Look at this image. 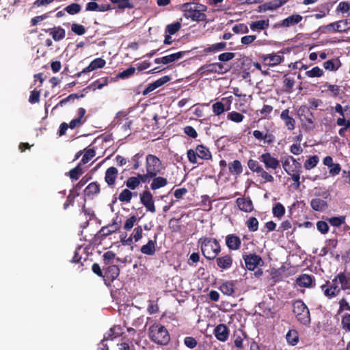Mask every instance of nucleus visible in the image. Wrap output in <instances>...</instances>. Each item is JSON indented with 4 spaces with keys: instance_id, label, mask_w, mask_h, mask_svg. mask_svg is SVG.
<instances>
[{
    "instance_id": "e2e57ef3",
    "label": "nucleus",
    "mask_w": 350,
    "mask_h": 350,
    "mask_svg": "<svg viewBox=\"0 0 350 350\" xmlns=\"http://www.w3.org/2000/svg\"><path fill=\"white\" fill-rule=\"evenodd\" d=\"M212 108H213V112L216 115L221 114L224 111V110H225L224 105L221 102H217L215 104H213V106H212Z\"/></svg>"
},
{
    "instance_id": "412c9836",
    "label": "nucleus",
    "mask_w": 350,
    "mask_h": 350,
    "mask_svg": "<svg viewBox=\"0 0 350 350\" xmlns=\"http://www.w3.org/2000/svg\"><path fill=\"white\" fill-rule=\"evenodd\" d=\"M105 65V61L102 58H96L94 59L88 66L85 68L81 73H86L93 71L97 68H103Z\"/></svg>"
},
{
    "instance_id": "f3484780",
    "label": "nucleus",
    "mask_w": 350,
    "mask_h": 350,
    "mask_svg": "<svg viewBox=\"0 0 350 350\" xmlns=\"http://www.w3.org/2000/svg\"><path fill=\"white\" fill-rule=\"evenodd\" d=\"M121 334V329L119 326H114L111 327L107 333L105 334L102 342L100 345L105 347L106 345L104 342L109 340H113Z\"/></svg>"
},
{
    "instance_id": "13d9d810",
    "label": "nucleus",
    "mask_w": 350,
    "mask_h": 350,
    "mask_svg": "<svg viewBox=\"0 0 350 350\" xmlns=\"http://www.w3.org/2000/svg\"><path fill=\"white\" fill-rule=\"evenodd\" d=\"M232 31L236 33H247L249 29L245 24H237L232 27Z\"/></svg>"
},
{
    "instance_id": "58836bf2",
    "label": "nucleus",
    "mask_w": 350,
    "mask_h": 350,
    "mask_svg": "<svg viewBox=\"0 0 350 350\" xmlns=\"http://www.w3.org/2000/svg\"><path fill=\"white\" fill-rule=\"evenodd\" d=\"M226 46V42H218L206 48L204 51L206 53H216L224 50Z\"/></svg>"
},
{
    "instance_id": "c9c22d12",
    "label": "nucleus",
    "mask_w": 350,
    "mask_h": 350,
    "mask_svg": "<svg viewBox=\"0 0 350 350\" xmlns=\"http://www.w3.org/2000/svg\"><path fill=\"white\" fill-rule=\"evenodd\" d=\"M229 171L232 174L239 175L242 173L243 167L241 162L238 160H234L229 164Z\"/></svg>"
},
{
    "instance_id": "a211bd4d",
    "label": "nucleus",
    "mask_w": 350,
    "mask_h": 350,
    "mask_svg": "<svg viewBox=\"0 0 350 350\" xmlns=\"http://www.w3.org/2000/svg\"><path fill=\"white\" fill-rule=\"evenodd\" d=\"M282 163L284 170L291 174V172H293L296 167L297 161L293 157L288 156L282 161Z\"/></svg>"
},
{
    "instance_id": "c03bdc74",
    "label": "nucleus",
    "mask_w": 350,
    "mask_h": 350,
    "mask_svg": "<svg viewBox=\"0 0 350 350\" xmlns=\"http://www.w3.org/2000/svg\"><path fill=\"white\" fill-rule=\"evenodd\" d=\"M143 230L142 226H139L136 227L134 230L131 235L130 236L131 239H132V242L133 240L135 242H137L142 237Z\"/></svg>"
},
{
    "instance_id": "4be33fe9",
    "label": "nucleus",
    "mask_w": 350,
    "mask_h": 350,
    "mask_svg": "<svg viewBox=\"0 0 350 350\" xmlns=\"http://www.w3.org/2000/svg\"><path fill=\"white\" fill-rule=\"evenodd\" d=\"M45 31L49 32L55 41L62 40L66 35L65 30L60 27L48 29Z\"/></svg>"
},
{
    "instance_id": "69168bd1",
    "label": "nucleus",
    "mask_w": 350,
    "mask_h": 350,
    "mask_svg": "<svg viewBox=\"0 0 350 350\" xmlns=\"http://www.w3.org/2000/svg\"><path fill=\"white\" fill-rule=\"evenodd\" d=\"M258 175L264 179L265 182H273L274 178L269 174L264 168L258 173Z\"/></svg>"
},
{
    "instance_id": "39448f33",
    "label": "nucleus",
    "mask_w": 350,
    "mask_h": 350,
    "mask_svg": "<svg viewBox=\"0 0 350 350\" xmlns=\"http://www.w3.org/2000/svg\"><path fill=\"white\" fill-rule=\"evenodd\" d=\"M146 172L150 177H154L161 170V162L158 157L153 154H148L146 159Z\"/></svg>"
},
{
    "instance_id": "338daca9",
    "label": "nucleus",
    "mask_w": 350,
    "mask_h": 350,
    "mask_svg": "<svg viewBox=\"0 0 350 350\" xmlns=\"http://www.w3.org/2000/svg\"><path fill=\"white\" fill-rule=\"evenodd\" d=\"M99 190V185L96 183H92L86 187V191L91 194L97 193Z\"/></svg>"
},
{
    "instance_id": "774afa93",
    "label": "nucleus",
    "mask_w": 350,
    "mask_h": 350,
    "mask_svg": "<svg viewBox=\"0 0 350 350\" xmlns=\"http://www.w3.org/2000/svg\"><path fill=\"white\" fill-rule=\"evenodd\" d=\"M336 124L338 126H343L347 129L350 128V120H347L345 116L338 118L336 120Z\"/></svg>"
},
{
    "instance_id": "aec40b11",
    "label": "nucleus",
    "mask_w": 350,
    "mask_h": 350,
    "mask_svg": "<svg viewBox=\"0 0 350 350\" xmlns=\"http://www.w3.org/2000/svg\"><path fill=\"white\" fill-rule=\"evenodd\" d=\"M283 57L279 54H269L263 57L265 63L270 66H274L281 63Z\"/></svg>"
},
{
    "instance_id": "de8ad7c7",
    "label": "nucleus",
    "mask_w": 350,
    "mask_h": 350,
    "mask_svg": "<svg viewBox=\"0 0 350 350\" xmlns=\"http://www.w3.org/2000/svg\"><path fill=\"white\" fill-rule=\"evenodd\" d=\"M140 184V180L137 178V176L131 177L126 181V187L131 189H136L139 185Z\"/></svg>"
},
{
    "instance_id": "4468645a",
    "label": "nucleus",
    "mask_w": 350,
    "mask_h": 350,
    "mask_svg": "<svg viewBox=\"0 0 350 350\" xmlns=\"http://www.w3.org/2000/svg\"><path fill=\"white\" fill-rule=\"evenodd\" d=\"M254 137L258 140H263L265 143L268 144H272L275 140V137L273 134L266 132L263 133L258 130H255L253 131Z\"/></svg>"
},
{
    "instance_id": "8fccbe9b",
    "label": "nucleus",
    "mask_w": 350,
    "mask_h": 350,
    "mask_svg": "<svg viewBox=\"0 0 350 350\" xmlns=\"http://www.w3.org/2000/svg\"><path fill=\"white\" fill-rule=\"evenodd\" d=\"M181 27V24L179 22H176L172 24H170L166 27V31L169 33L170 35H173L176 33Z\"/></svg>"
},
{
    "instance_id": "603ef678",
    "label": "nucleus",
    "mask_w": 350,
    "mask_h": 350,
    "mask_svg": "<svg viewBox=\"0 0 350 350\" xmlns=\"http://www.w3.org/2000/svg\"><path fill=\"white\" fill-rule=\"evenodd\" d=\"M247 226L250 231L255 232L258 228V221L256 217H250L247 221Z\"/></svg>"
},
{
    "instance_id": "2eb2a0df",
    "label": "nucleus",
    "mask_w": 350,
    "mask_h": 350,
    "mask_svg": "<svg viewBox=\"0 0 350 350\" xmlns=\"http://www.w3.org/2000/svg\"><path fill=\"white\" fill-rule=\"evenodd\" d=\"M226 243L230 250H237L240 247L241 241L239 237L229 234L226 238Z\"/></svg>"
},
{
    "instance_id": "e433bc0d",
    "label": "nucleus",
    "mask_w": 350,
    "mask_h": 350,
    "mask_svg": "<svg viewBox=\"0 0 350 350\" xmlns=\"http://www.w3.org/2000/svg\"><path fill=\"white\" fill-rule=\"evenodd\" d=\"M105 274L109 279L113 280L117 278L120 274L119 267L117 265L109 266L107 269Z\"/></svg>"
},
{
    "instance_id": "052dcab7",
    "label": "nucleus",
    "mask_w": 350,
    "mask_h": 350,
    "mask_svg": "<svg viewBox=\"0 0 350 350\" xmlns=\"http://www.w3.org/2000/svg\"><path fill=\"white\" fill-rule=\"evenodd\" d=\"M135 72V68L130 67L129 68L120 72L118 75L119 78L126 79L132 76Z\"/></svg>"
},
{
    "instance_id": "a19ab883",
    "label": "nucleus",
    "mask_w": 350,
    "mask_h": 350,
    "mask_svg": "<svg viewBox=\"0 0 350 350\" xmlns=\"http://www.w3.org/2000/svg\"><path fill=\"white\" fill-rule=\"evenodd\" d=\"M319 159L318 156L314 155L310 157L308 160L304 163V167L306 170H311L314 168L317 163H319Z\"/></svg>"
},
{
    "instance_id": "473e14b6",
    "label": "nucleus",
    "mask_w": 350,
    "mask_h": 350,
    "mask_svg": "<svg viewBox=\"0 0 350 350\" xmlns=\"http://www.w3.org/2000/svg\"><path fill=\"white\" fill-rule=\"evenodd\" d=\"M286 338L289 345L295 346L299 341L298 332L295 329H291L286 334Z\"/></svg>"
},
{
    "instance_id": "3c124183",
    "label": "nucleus",
    "mask_w": 350,
    "mask_h": 350,
    "mask_svg": "<svg viewBox=\"0 0 350 350\" xmlns=\"http://www.w3.org/2000/svg\"><path fill=\"white\" fill-rule=\"evenodd\" d=\"M329 224L335 227H338L345 221V217L340 216V217H331L328 219Z\"/></svg>"
},
{
    "instance_id": "f03ea898",
    "label": "nucleus",
    "mask_w": 350,
    "mask_h": 350,
    "mask_svg": "<svg viewBox=\"0 0 350 350\" xmlns=\"http://www.w3.org/2000/svg\"><path fill=\"white\" fill-rule=\"evenodd\" d=\"M148 335L154 342L159 345H165L170 340L167 330L161 324L151 325L148 329Z\"/></svg>"
},
{
    "instance_id": "0eeeda50",
    "label": "nucleus",
    "mask_w": 350,
    "mask_h": 350,
    "mask_svg": "<svg viewBox=\"0 0 350 350\" xmlns=\"http://www.w3.org/2000/svg\"><path fill=\"white\" fill-rule=\"evenodd\" d=\"M259 159L264 164L267 170H275L280 167V161L272 156L270 152L262 153L260 156Z\"/></svg>"
},
{
    "instance_id": "423d86ee",
    "label": "nucleus",
    "mask_w": 350,
    "mask_h": 350,
    "mask_svg": "<svg viewBox=\"0 0 350 350\" xmlns=\"http://www.w3.org/2000/svg\"><path fill=\"white\" fill-rule=\"evenodd\" d=\"M182 8L185 12V16L187 18H191L193 21H203L206 18L205 14L196 9H193L191 8V3H184L182 5Z\"/></svg>"
},
{
    "instance_id": "864d4df0",
    "label": "nucleus",
    "mask_w": 350,
    "mask_h": 350,
    "mask_svg": "<svg viewBox=\"0 0 350 350\" xmlns=\"http://www.w3.org/2000/svg\"><path fill=\"white\" fill-rule=\"evenodd\" d=\"M136 221H137L136 216L133 215V216L129 217L124 222V229L127 231L131 230L133 228V226H135Z\"/></svg>"
},
{
    "instance_id": "20e7f679",
    "label": "nucleus",
    "mask_w": 350,
    "mask_h": 350,
    "mask_svg": "<svg viewBox=\"0 0 350 350\" xmlns=\"http://www.w3.org/2000/svg\"><path fill=\"white\" fill-rule=\"evenodd\" d=\"M201 251L206 258L213 260L220 252L219 243L216 239L206 238L202 242Z\"/></svg>"
},
{
    "instance_id": "49530a36",
    "label": "nucleus",
    "mask_w": 350,
    "mask_h": 350,
    "mask_svg": "<svg viewBox=\"0 0 350 350\" xmlns=\"http://www.w3.org/2000/svg\"><path fill=\"white\" fill-rule=\"evenodd\" d=\"M325 90H323V92L327 90L332 93L334 96H337L340 93V88L338 85H332L328 83H326L323 86Z\"/></svg>"
},
{
    "instance_id": "b1692460",
    "label": "nucleus",
    "mask_w": 350,
    "mask_h": 350,
    "mask_svg": "<svg viewBox=\"0 0 350 350\" xmlns=\"http://www.w3.org/2000/svg\"><path fill=\"white\" fill-rule=\"evenodd\" d=\"M224 66L220 63H213L202 66L200 70L207 72L223 73Z\"/></svg>"
},
{
    "instance_id": "bf43d9fd",
    "label": "nucleus",
    "mask_w": 350,
    "mask_h": 350,
    "mask_svg": "<svg viewBox=\"0 0 350 350\" xmlns=\"http://www.w3.org/2000/svg\"><path fill=\"white\" fill-rule=\"evenodd\" d=\"M286 2V0H275L273 2L269 3L266 5L268 10H275Z\"/></svg>"
},
{
    "instance_id": "7ed1b4c3",
    "label": "nucleus",
    "mask_w": 350,
    "mask_h": 350,
    "mask_svg": "<svg viewBox=\"0 0 350 350\" xmlns=\"http://www.w3.org/2000/svg\"><path fill=\"white\" fill-rule=\"evenodd\" d=\"M293 312L297 321L304 325H308L311 318L307 306L301 300H297L293 303Z\"/></svg>"
},
{
    "instance_id": "6e6552de",
    "label": "nucleus",
    "mask_w": 350,
    "mask_h": 350,
    "mask_svg": "<svg viewBox=\"0 0 350 350\" xmlns=\"http://www.w3.org/2000/svg\"><path fill=\"white\" fill-rule=\"evenodd\" d=\"M318 31L320 33H332L336 31H345V27L342 21L332 23L327 25L321 26L319 28Z\"/></svg>"
},
{
    "instance_id": "c85d7f7f",
    "label": "nucleus",
    "mask_w": 350,
    "mask_h": 350,
    "mask_svg": "<svg viewBox=\"0 0 350 350\" xmlns=\"http://www.w3.org/2000/svg\"><path fill=\"white\" fill-rule=\"evenodd\" d=\"M140 251L142 254L149 256H152L155 253V241L152 240H149L148 242L143 245Z\"/></svg>"
},
{
    "instance_id": "4c0bfd02",
    "label": "nucleus",
    "mask_w": 350,
    "mask_h": 350,
    "mask_svg": "<svg viewBox=\"0 0 350 350\" xmlns=\"http://www.w3.org/2000/svg\"><path fill=\"white\" fill-rule=\"evenodd\" d=\"M167 183L166 178L163 177H157L153 179L152 183L150 185V187L153 190L158 189L161 187H165Z\"/></svg>"
},
{
    "instance_id": "79ce46f5",
    "label": "nucleus",
    "mask_w": 350,
    "mask_h": 350,
    "mask_svg": "<svg viewBox=\"0 0 350 350\" xmlns=\"http://www.w3.org/2000/svg\"><path fill=\"white\" fill-rule=\"evenodd\" d=\"M323 75V70L318 66H315L306 72V75L310 78L320 77Z\"/></svg>"
},
{
    "instance_id": "37998d69",
    "label": "nucleus",
    "mask_w": 350,
    "mask_h": 350,
    "mask_svg": "<svg viewBox=\"0 0 350 350\" xmlns=\"http://www.w3.org/2000/svg\"><path fill=\"white\" fill-rule=\"evenodd\" d=\"M133 193L127 189L122 190L120 193L118 199L121 202H129L132 198Z\"/></svg>"
},
{
    "instance_id": "f257e3e1",
    "label": "nucleus",
    "mask_w": 350,
    "mask_h": 350,
    "mask_svg": "<svg viewBox=\"0 0 350 350\" xmlns=\"http://www.w3.org/2000/svg\"><path fill=\"white\" fill-rule=\"evenodd\" d=\"M321 288L325 296L333 297L337 295L341 290L350 289L349 273H340L332 281L329 287L322 285Z\"/></svg>"
},
{
    "instance_id": "cd10ccee",
    "label": "nucleus",
    "mask_w": 350,
    "mask_h": 350,
    "mask_svg": "<svg viewBox=\"0 0 350 350\" xmlns=\"http://www.w3.org/2000/svg\"><path fill=\"white\" fill-rule=\"evenodd\" d=\"M119 228L120 224L116 221H113L111 224L103 227L100 230V233L103 236H107L118 230Z\"/></svg>"
},
{
    "instance_id": "680f3d73",
    "label": "nucleus",
    "mask_w": 350,
    "mask_h": 350,
    "mask_svg": "<svg viewBox=\"0 0 350 350\" xmlns=\"http://www.w3.org/2000/svg\"><path fill=\"white\" fill-rule=\"evenodd\" d=\"M71 30L77 35L81 36L85 33V27L79 24H72L71 26Z\"/></svg>"
},
{
    "instance_id": "f704fd0d",
    "label": "nucleus",
    "mask_w": 350,
    "mask_h": 350,
    "mask_svg": "<svg viewBox=\"0 0 350 350\" xmlns=\"http://www.w3.org/2000/svg\"><path fill=\"white\" fill-rule=\"evenodd\" d=\"M186 52H185V51H180V52H177L175 53H172V54L164 56L163 59L164 61V64L172 63V62H174L175 61L180 59V58L183 57V56L184 55V54Z\"/></svg>"
},
{
    "instance_id": "f8f14e48",
    "label": "nucleus",
    "mask_w": 350,
    "mask_h": 350,
    "mask_svg": "<svg viewBox=\"0 0 350 350\" xmlns=\"http://www.w3.org/2000/svg\"><path fill=\"white\" fill-rule=\"evenodd\" d=\"M323 163L325 165L329 167V174L332 176L338 175L340 170L341 167L340 164L338 163H333V159L330 156H327L323 159Z\"/></svg>"
},
{
    "instance_id": "1a4fd4ad",
    "label": "nucleus",
    "mask_w": 350,
    "mask_h": 350,
    "mask_svg": "<svg viewBox=\"0 0 350 350\" xmlns=\"http://www.w3.org/2000/svg\"><path fill=\"white\" fill-rule=\"evenodd\" d=\"M243 260L246 267L251 271L254 270L258 266H261L263 264L262 258L255 254L243 256Z\"/></svg>"
},
{
    "instance_id": "393cba45",
    "label": "nucleus",
    "mask_w": 350,
    "mask_h": 350,
    "mask_svg": "<svg viewBox=\"0 0 350 350\" xmlns=\"http://www.w3.org/2000/svg\"><path fill=\"white\" fill-rule=\"evenodd\" d=\"M288 109H284L282 111L280 118L284 121L285 125L287 126L288 129L292 131L295 129V121L292 117L288 116Z\"/></svg>"
},
{
    "instance_id": "6e6d98bb",
    "label": "nucleus",
    "mask_w": 350,
    "mask_h": 350,
    "mask_svg": "<svg viewBox=\"0 0 350 350\" xmlns=\"http://www.w3.org/2000/svg\"><path fill=\"white\" fill-rule=\"evenodd\" d=\"M95 156V151L93 149H88L84 154L81 163L85 164Z\"/></svg>"
},
{
    "instance_id": "5fc2aeb1",
    "label": "nucleus",
    "mask_w": 350,
    "mask_h": 350,
    "mask_svg": "<svg viewBox=\"0 0 350 350\" xmlns=\"http://www.w3.org/2000/svg\"><path fill=\"white\" fill-rule=\"evenodd\" d=\"M83 170L80 167V164L70 171V177L73 180H77L83 174Z\"/></svg>"
},
{
    "instance_id": "5701e85b",
    "label": "nucleus",
    "mask_w": 350,
    "mask_h": 350,
    "mask_svg": "<svg viewBox=\"0 0 350 350\" xmlns=\"http://www.w3.org/2000/svg\"><path fill=\"white\" fill-rule=\"evenodd\" d=\"M118 174V170L114 167L108 168L105 172V181L109 185H113Z\"/></svg>"
},
{
    "instance_id": "7c9ffc66",
    "label": "nucleus",
    "mask_w": 350,
    "mask_h": 350,
    "mask_svg": "<svg viewBox=\"0 0 350 350\" xmlns=\"http://www.w3.org/2000/svg\"><path fill=\"white\" fill-rule=\"evenodd\" d=\"M312 208L317 211H323L327 207V203L325 200L320 198H314L310 202Z\"/></svg>"
},
{
    "instance_id": "9b49d317",
    "label": "nucleus",
    "mask_w": 350,
    "mask_h": 350,
    "mask_svg": "<svg viewBox=\"0 0 350 350\" xmlns=\"http://www.w3.org/2000/svg\"><path fill=\"white\" fill-rule=\"evenodd\" d=\"M216 338L221 342H226L229 336V329L224 324H219L214 329Z\"/></svg>"
},
{
    "instance_id": "72a5a7b5",
    "label": "nucleus",
    "mask_w": 350,
    "mask_h": 350,
    "mask_svg": "<svg viewBox=\"0 0 350 350\" xmlns=\"http://www.w3.org/2000/svg\"><path fill=\"white\" fill-rule=\"evenodd\" d=\"M340 66V62L337 59H332L330 60H327L324 62L323 67L325 69L329 71H335L337 70Z\"/></svg>"
},
{
    "instance_id": "9d476101",
    "label": "nucleus",
    "mask_w": 350,
    "mask_h": 350,
    "mask_svg": "<svg viewBox=\"0 0 350 350\" xmlns=\"http://www.w3.org/2000/svg\"><path fill=\"white\" fill-rule=\"evenodd\" d=\"M140 200L148 211L152 213H155L156 208L153 201V197L150 191H144L141 195Z\"/></svg>"
},
{
    "instance_id": "c756f323",
    "label": "nucleus",
    "mask_w": 350,
    "mask_h": 350,
    "mask_svg": "<svg viewBox=\"0 0 350 350\" xmlns=\"http://www.w3.org/2000/svg\"><path fill=\"white\" fill-rule=\"evenodd\" d=\"M196 150L197 156L200 159L208 160L211 158V154L209 150L202 145H198L196 147Z\"/></svg>"
},
{
    "instance_id": "ddd939ff",
    "label": "nucleus",
    "mask_w": 350,
    "mask_h": 350,
    "mask_svg": "<svg viewBox=\"0 0 350 350\" xmlns=\"http://www.w3.org/2000/svg\"><path fill=\"white\" fill-rule=\"evenodd\" d=\"M216 262L218 267L222 270H226L232 267L233 259L230 255L226 254L217 258Z\"/></svg>"
},
{
    "instance_id": "2f4dec72",
    "label": "nucleus",
    "mask_w": 350,
    "mask_h": 350,
    "mask_svg": "<svg viewBox=\"0 0 350 350\" xmlns=\"http://www.w3.org/2000/svg\"><path fill=\"white\" fill-rule=\"evenodd\" d=\"M269 25V20H260L252 22L250 24V28L252 31H259L267 28Z\"/></svg>"
},
{
    "instance_id": "bb28decb",
    "label": "nucleus",
    "mask_w": 350,
    "mask_h": 350,
    "mask_svg": "<svg viewBox=\"0 0 350 350\" xmlns=\"http://www.w3.org/2000/svg\"><path fill=\"white\" fill-rule=\"evenodd\" d=\"M222 293L226 295H232L234 293V283L232 281H226L219 287Z\"/></svg>"
},
{
    "instance_id": "dca6fc26",
    "label": "nucleus",
    "mask_w": 350,
    "mask_h": 350,
    "mask_svg": "<svg viewBox=\"0 0 350 350\" xmlns=\"http://www.w3.org/2000/svg\"><path fill=\"white\" fill-rule=\"evenodd\" d=\"M236 202L239 208L242 211L251 212L254 208L252 202L249 198H239Z\"/></svg>"
},
{
    "instance_id": "a878e982",
    "label": "nucleus",
    "mask_w": 350,
    "mask_h": 350,
    "mask_svg": "<svg viewBox=\"0 0 350 350\" xmlns=\"http://www.w3.org/2000/svg\"><path fill=\"white\" fill-rule=\"evenodd\" d=\"M313 278L308 274H301L296 280L297 285L303 287H310L312 284Z\"/></svg>"
},
{
    "instance_id": "6ab92c4d",
    "label": "nucleus",
    "mask_w": 350,
    "mask_h": 350,
    "mask_svg": "<svg viewBox=\"0 0 350 350\" xmlns=\"http://www.w3.org/2000/svg\"><path fill=\"white\" fill-rule=\"evenodd\" d=\"M303 17L299 14H293L286 18L282 21L281 25L285 27H289L298 24L301 21Z\"/></svg>"
},
{
    "instance_id": "09e8293b",
    "label": "nucleus",
    "mask_w": 350,
    "mask_h": 350,
    "mask_svg": "<svg viewBox=\"0 0 350 350\" xmlns=\"http://www.w3.org/2000/svg\"><path fill=\"white\" fill-rule=\"evenodd\" d=\"M81 5L78 3H72L65 8V10L70 14H75L81 11Z\"/></svg>"
},
{
    "instance_id": "4d7b16f0",
    "label": "nucleus",
    "mask_w": 350,
    "mask_h": 350,
    "mask_svg": "<svg viewBox=\"0 0 350 350\" xmlns=\"http://www.w3.org/2000/svg\"><path fill=\"white\" fill-rule=\"evenodd\" d=\"M228 118L233 122H241L243 121L244 116L240 113L232 111L228 113Z\"/></svg>"
},
{
    "instance_id": "a18cd8bd",
    "label": "nucleus",
    "mask_w": 350,
    "mask_h": 350,
    "mask_svg": "<svg viewBox=\"0 0 350 350\" xmlns=\"http://www.w3.org/2000/svg\"><path fill=\"white\" fill-rule=\"evenodd\" d=\"M285 213V208L280 203H277L273 208V214L275 217H281Z\"/></svg>"
},
{
    "instance_id": "ea45409f",
    "label": "nucleus",
    "mask_w": 350,
    "mask_h": 350,
    "mask_svg": "<svg viewBox=\"0 0 350 350\" xmlns=\"http://www.w3.org/2000/svg\"><path fill=\"white\" fill-rule=\"evenodd\" d=\"M247 167L252 172L257 174H258L263 169L258 161L252 159L248 160Z\"/></svg>"
},
{
    "instance_id": "0e129e2a",
    "label": "nucleus",
    "mask_w": 350,
    "mask_h": 350,
    "mask_svg": "<svg viewBox=\"0 0 350 350\" xmlns=\"http://www.w3.org/2000/svg\"><path fill=\"white\" fill-rule=\"evenodd\" d=\"M317 228L322 234H326L329 230V226L325 221H319L317 224Z\"/></svg>"
}]
</instances>
